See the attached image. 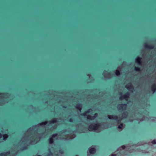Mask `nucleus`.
I'll return each instance as SVG.
<instances>
[{
    "mask_svg": "<svg viewBox=\"0 0 156 156\" xmlns=\"http://www.w3.org/2000/svg\"><path fill=\"white\" fill-rule=\"evenodd\" d=\"M122 94V93L120 92V94H120V95H121V94Z\"/></svg>",
    "mask_w": 156,
    "mask_h": 156,
    "instance_id": "nucleus-35",
    "label": "nucleus"
},
{
    "mask_svg": "<svg viewBox=\"0 0 156 156\" xmlns=\"http://www.w3.org/2000/svg\"><path fill=\"white\" fill-rule=\"evenodd\" d=\"M136 53L135 52L134 54V60H135V64H134V70L135 72L134 73V76L135 77V79H134V84H135V91L136 89V79L135 77V76H136Z\"/></svg>",
    "mask_w": 156,
    "mask_h": 156,
    "instance_id": "nucleus-1",
    "label": "nucleus"
},
{
    "mask_svg": "<svg viewBox=\"0 0 156 156\" xmlns=\"http://www.w3.org/2000/svg\"><path fill=\"white\" fill-rule=\"evenodd\" d=\"M57 121L55 119H54L50 122V124H54L57 122Z\"/></svg>",
    "mask_w": 156,
    "mask_h": 156,
    "instance_id": "nucleus-16",
    "label": "nucleus"
},
{
    "mask_svg": "<svg viewBox=\"0 0 156 156\" xmlns=\"http://www.w3.org/2000/svg\"><path fill=\"white\" fill-rule=\"evenodd\" d=\"M76 156H78V155H76Z\"/></svg>",
    "mask_w": 156,
    "mask_h": 156,
    "instance_id": "nucleus-38",
    "label": "nucleus"
},
{
    "mask_svg": "<svg viewBox=\"0 0 156 156\" xmlns=\"http://www.w3.org/2000/svg\"><path fill=\"white\" fill-rule=\"evenodd\" d=\"M89 151L91 154H94L96 153V149L95 148L91 147L89 149Z\"/></svg>",
    "mask_w": 156,
    "mask_h": 156,
    "instance_id": "nucleus-9",
    "label": "nucleus"
},
{
    "mask_svg": "<svg viewBox=\"0 0 156 156\" xmlns=\"http://www.w3.org/2000/svg\"><path fill=\"white\" fill-rule=\"evenodd\" d=\"M125 87L128 90H130L133 88V86L131 83H128L125 86Z\"/></svg>",
    "mask_w": 156,
    "mask_h": 156,
    "instance_id": "nucleus-8",
    "label": "nucleus"
},
{
    "mask_svg": "<svg viewBox=\"0 0 156 156\" xmlns=\"http://www.w3.org/2000/svg\"><path fill=\"white\" fill-rule=\"evenodd\" d=\"M48 142L49 144H52L54 142L53 139L52 137H51L48 139Z\"/></svg>",
    "mask_w": 156,
    "mask_h": 156,
    "instance_id": "nucleus-14",
    "label": "nucleus"
},
{
    "mask_svg": "<svg viewBox=\"0 0 156 156\" xmlns=\"http://www.w3.org/2000/svg\"><path fill=\"white\" fill-rule=\"evenodd\" d=\"M27 148V146L21 148V150L22 151H24V150H26Z\"/></svg>",
    "mask_w": 156,
    "mask_h": 156,
    "instance_id": "nucleus-23",
    "label": "nucleus"
},
{
    "mask_svg": "<svg viewBox=\"0 0 156 156\" xmlns=\"http://www.w3.org/2000/svg\"><path fill=\"white\" fill-rule=\"evenodd\" d=\"M100 126V123H97L94 124H91L88 127V130L91 131L93 130H96L98 129Z\"/></svg>",
    "mask_w": 156,
    "mask_h": 156,
    "instance_id": "nucleus-2",
    "label": "nucleus"
},
{
    "mask_svg": "<svg viewBox=\"0 0 156 156\" xmlns=\"http://www.w3.org/2000/svg\"><path fill=\"white\" fill-rule=\"evenodd\" d=\"M137 99H138V98H137Z\"/></svg>",
    "mask_w": 156,
    "mask_h": 156,
    "instance_id": "nucleus-39",
    "label": "nucleus"
},
{
    "mask_svg": "<svg viewBox=\"0 0 156 156\" xmlns=\"http://www.w3.org/2000/svg\"><path fill=\"white\" fill-rule=\"evenodd\" d=\"M50 154H49V155H52V153L51 151H50Z\"/></svg>",
    "mask_w": 156,
    "mask_h": 156,
    "instance_id": "nucleus-31",
    "label": "nucleus"
},
{
    "mask_svg": "<svg viewBox=\"0 0 156 156\" xmlns=\"http://www.w3.org/2000/svg\"><path fill=\"white\" fill-rule=\"evenodd\" d=\"M64 107L65 108H66V107H65L64 106Z\"/></svg>",
    "mask_w": 156,
    "mask_h": 156,
    "instance_id": "nucleus-37",
    "label": "nucleus"
},
{
    "mask_svg": "<svg viewBox=\"0 0 156 156\" xmlns=\"http://www.w3.org/2000/svg\"><path fill=\"white\" fill-rule=\"evenodd\" d=\"M112 156H116V154H112Z\"/></svg>",
    "mask_w": 156,
    "mask_h": 156,
    "instance_id": "nucleus-30",
    "label": "nucleus"
},
{
    "mask_svg": "<svg viewBox=\"0 0 156 156\" xmlns=\"http://www.w3.org/2000/svg\"><path fill=\"white\" fill-rule=\"evenodd\" d=\"M92 110L91 109H88V110L86 112L84 113L83 114H81V115L86 116L87 115V113H90L92 112Z\"/></svg>",
    "mask_w": 156,
    "mask_h": 156,
    "instance_id": "nucleus-13",
    "label": "nucleus"
},
{
    "mask_svg": "<svg viewBox=\"0 0 156 156\" xmlns=\"http://www.w3.org/2000/svg\"><path fill=\"white\" fill-rule=\"evenodd\" d=\"M126 106L127 105L126 104H121L118 106V108L119 110H125Z\"/></svg>",
    "mask_w": 156,
    "mask_h": 156,
    "instance_id": "nucleus-6",
    "label": "nucleus"
},
{
    "mask_svg": "<svg viewBox=\"0 0 156 156\" xmlns=\"http://www.w3.org/2000/svg\"><path fill=\"white\" fill-rule=\"evenodd\" d=\"M121 147L122 149L124 150L126 148V146L124 145H123L121 146Z\"/></svg>",
    "mask_w": 156,
    "mask_h": 156,
    "instance_id": "nucleus-26",
    "label": "nucleus"
},
{
    "mask_svg": "<svg viewBox=\"0 0 156 156\" xmlns=\"http://www.w3.org/2000/svg\"><path fill=\"white\" fill-rule=\"evenodd\" d=\"M144 120H145V117L143 115L137 113V121L140 120V121H142Z\"/></svg>",
    "mask_w": 156,
    "mask_h": 156,
    "instance_id": "nucleus-5",
    "label": "nucleus"
},
{
    "mask_svg": "<svg viewBox=\"0 0 156 156\" xmlns=\"http://www.w3.org/2000/svg\"><path fill=\"white\" fill-rule=\"evenodd\" d=\"M130 94V93L129 92L127 91L124 95L120 97V99L122 100L125 99L126 100H127Z\"/></svg>",
    "mask_w": 156,
    "mask_h": 156,
    "instance_id": "nucleus-4",
    "label": "nucleus"
},
{
    "mask_svg": "<svg viewBox=\"0 0 156 156\" xmlns=\"http://www.w3.org/2000/svg\"><path fill=\"white\" fill-rule=\"evenodd\" d=\"M108 118L110 119H113L116 120L117 121L118 123H119L121 120V119L116 115H108Z\"/></svg>",
    "mask_w": 156,
    "mask_h": 156,
    "instance_id": "nucleus-3",
    "label": "nucleus"
},
{
    "mask_svg": "<svg viewBox=\"0 0 156 156\" xmlns=\"http://www.w3.org/2000/svg\"><path fill=\"white\" fill-rule=\"evenodd\" d=\"M8 136L7 134H4L3 135V140H6L8 137Z\"/></svg>",
    "mask_w": 156,
    "mask_h": 156,
    "instance_id": "nucleus-15",
    "label": "nucleus"
},
{
    "mask_svg": "<svg viewBox=\"0 0 156 156\" xmlns=\"http://www.w3.org/2000/svg\"><path fill=\"white\" fill-rule=\"evenodd\" d=\"M136 93H135V102H136ZM135 104H136V103H135ZM136 105H135V108L136 107Z\"/></svg>",
    "mask_w": 156,
    "mask_h": 156,
    "instance_id": "nucleus-29",
    "label": "nucleus"
},
{
    "mask_svg": "<svg viewBox=\"0 0 156 156\" xmlns=\"http://www.w3.org/2000/svg\"><path fill=\"white\" fill-rule=\"evenodd\" d=\"M2 94H8V93H7V92H6V93H3Z\"/></svg>",
    "mask_w": 156,
    "mask_h": 156,
    "instance_id": "nucleus-33",
    "label": "nucleus"
},
{
    "mask_svg": "<svg viewBox=\"0 0 156 156\" xmlns=\"http://www.w3.org/2000/svg\"><path fill=\"white\" fill-rule=\"evenodd\" d=\"M152 143L153 144H156V140H154L152 141Z\"/></svg>",
    "mask_w": 156,
    "mask_h": 156,
    "instance_id": "nucleus-25",
    "label": "nucleus"
},
{
    "mask_svg": "<svg viewBox=\"0 0 156 156\" xmlns=\"http://www.w3.org/2000/svg\"><path fill=\"white\" fill-rule=\"evenodd\" d=\"M137 63H140V58L139 57H137Z\"/></svg>",
    "mask_w": 156,
    "mask_h": 156,
    "instance_id": "nucleus-22",
    "label": "nucleus"
},
{
    "mask_svg": "<svg viewBox=\"0 0 156 156\" xmlns=\"http://www.w3.org/2000/svg\"><path fill=\"white\" fill-rule=\"evenodd\" d=\"M151 90L153 91V94L154 93L156 90V84L154 83L151 87Z\"/></svg>",
    "mask_w": 156,
    "mask_h": 156,
    "instance_id": "nucleus-12",
    "label": "nucleus"
},
{
    "mask_svg": "<svg viewBox=\"0 0 156 156\" xmlns=\"http://www.w3.org/2000/svg\"><path fill=\"white\" fill-rule=\"evenodd\" d=\"M144 46L145 48L148 49H152L154 48V46L152 44L148 43H145Z\"/></svg>",
    "mask_w": 156,
    "mask_h": 156,
    "instance_id": "nucleus-7",
    "label": "nucleus"
},
{
    "mask_svg": "<svg viewBox=\"0 0 156 156\" xmlns=\"http://www.w3.org/2000/svg\"><path fill=\"white\" fill-rule=\"evenodd\" d=\"M149 120L152 121H156V118L152 117L150 118Z\"/></svg>",
    "mask_w": 156,
    "mask_h": 156,
    "instance_id": "nucleus-20",
    "label": "nucleus"
},
{
    "mask_svg": "<svg viewBox=\"0 0 156 156\" xmlns=\"http://www.w3.org/2000/svg\"><path fill=\"white\" fill-rule=\"evenodd\" d=\"M123 127V124L122 123H121L120 125L118 126V128L120 129H122Z\"/></svg>",
    "mask_w": 156,
    "mask_h": 156,
    "instance_id": "nucleus-19",
    "label": "nucleus"
},
{
    "mask_svg": "<svg viewBox=\"0 0 156 156\" xmlns=\"http://www.w3.org/2000/svg\"><path fill=\"white\" fill-rule=\"evenodd\" d=\"M69 121L70 122H73V120L72 118H70L69 119Z\"/></svg>",
    "mask_w": 156,
    "mask_h": 156,
    "instance_id": "nucleus-28",
    "label": "nucleus"
},
{
    "mask_svg": "<svg viewBox=\"0 0 156 156\" xmlns=\"http://www.w3.org/2000/svg\"><path fill=\"white\" fill-rule=\"evenodd\" d=\"M59 152L61 154H63V151L62 149H60L59 150Z\"/></svg>",
    "mask_w": 156,
    "mask_h": 156,
    "instance_id": "nucleus-24",
    "label": "nucleus"
},
{
    "mask_svg": "<svg viewBox=\"0 0 156 156\" xmlns=\"http://www.w3.org/2000/svg\"><path fill=\"white\" fill-rule=\"evenodd\" d=\"M2 137V134L0 133V138Z\"/></svg>",
    "mask_w": 156,
    "mask_h": 156,
    "instance_id": "nucleus-32",
    "label": "nucleus"
},
{
    "mask_svg": "<svg viewBox=\"0 0 156 156\" xmlns=\"http://www.w3.org/2000/svg\"><path fill=\"white\" fill-rule=\"evenodd\" d=\"M9 154V152H7L6 153H2L0 154V156H3L5 155L6 154Z\"/></svg>",
    "mask_w": 156,
    "mask_h": 156,
    "instance_id": "nucleus-21",
    "label": "nucleus"
},
{
    "mask_svg": "<svg viewBox=\"0 0 156 156\" xmlns=\"http://www.w3.org/2000/svg\"><path fill=\"white\" fill-rule=\"evenodd\" d=\"M116 75L118 76L120 74V73L119 70H115V72Z\"/></svg>",
    "mask_w": 156,
    "mask_h": 156,
    "instance_id": "nucleus-17",
    "label": "nucleus"
},
{
    "mask_svg": "<svg viewBox=\"0 0 156 156\" xmlns=\"http://www.w3.org/2000/svg\"><path fill=\"white\" fill-rule=\"evenodd\" d=\"M56 136V135L55 134H54L52 135L51 136V137H52L53 138H55Z\"/></svg>",
    "mask_w": 156,
    "mask_h": 156,
    "instance_id": "nucleus-27",
    "label": "nucleus"
},
{
    "mask_svg": "<svg viewBox=\"0 0 156 156\" xmlns=\"http://www.w3.org/2000/svg\"><path fill=\"white\" fill-rule=\"evenodd\" d=\"M137 71H138L139 70V68H138L137 67Z\"/></svg>",
    "mask_w": 156,
    "mask_h": 156,
    "instance_id": "nucleus-34",
    "label": "nucleus"
},
{
    "mask_svg": "<svg viewBox=\"0 0 156 156\" xmlns=\"http://www.w3.org/2000/svg\"><path fill=\"white\" fill-rule=\"evenodd\" d=\"M123 114L124 115H125V114H124V113Z\"/></svg>",
    "mask_w": 156,
    "mask_h": 156,
    "instance_id": "nucleus-36",
    "label": "nucleus"
},
{
    "mask_svg": "<svg viewBox=\"0 0 156 156\" xmlns=\"http://www.w3.org/2000/svg\"><path fill=\"white\" fill-rule=\"evenodd\" d=\"M97 116V113H95L94 116H91L90 115H88L87 116V119H94Z\"/></svg>",
    "mask_w": 156,
    "mask_h": 156,
    "instance_id": "nucleus-11",
    "label": "nucleus"
},
{
    "mask_svg": "<svg viewBox=\"0 0 156 156\" xmlns=\"http://www.w3.org/2000/svg\"><path fill=\"white\" fill-rule=\"evenodd\" d=\"M47 123V121H45L44 122H42L41 123L39 124V125L40 126H44L46 125Z\"/></svg>",
    "mask_w": 156,
    "mask_h": 156,
    "instance_id": "nucleus-18",
    "label": "nucleus"
},
{
    "mask_svg": "<svg viewBox=\"0 0 156 156\" xmlns=\"http://www.w3.org/2000/svg\"><path fill=\"white\" fill-rule=\"evenodd\" d=\"M76 108L78 109L80 111H81L82 108V105L81 103H77V104H76Z\"/></svg>",
    "mask_w": 156,
    "mask_h": 156,
    "instance_id": "nucleus-10",
    "label": "nucleus"
}]
</instances>
